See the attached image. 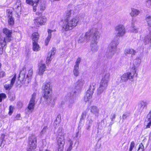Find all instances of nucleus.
<instances>
[{
	"instance_id": "25",
	"label": "nucleus",
	"mask_w": 151,
	"mask_h": 151,
	"mask_svg": "<svg viewBox=\"0 0 151 151\" xmlns=\"http://www.w3.org/2000/svg\"><path fill=\"white\" fill-rule=\"evenodd\" d=\"M40 21V22L41 23V25L44 24L47 21V18L45 16H42L40 17H38Z\"/></svg>"
},
{
	"instance_id": "16",
	"label": "nucleus",
	"mask_w": 151,
	"mask_h": 151,
	"mask_svg": "<svg viewBox=\"0 0 151 151\" xmlns=\"http://www.w3.org/2000/svg\"><path fill=\"white\" fill-rule=\"evenodd\" d=\"M136 53V52L134 49L132 48L126 49L124 51V53L126 55L131 54L132 55H134Z\"/></svg>"
},
{
	"instance_id": "29",
	"label": "nucleus",
	"mask_w": 151,
	"mask_h": 151,
	"mask_svg": "<svg viewBox=\"0 0 151 151\" xmlns=\"http://www.w3.org/2000/svg\"><path fill=\"white\" fill-rule=\"evenodd\" d=\"M45 67H40L39 69L38 74L40 75H42L45 71Z\"/></svg>"
},
{
	"instance_id": "34",
	"label": "nucleus",
	"mask_w": 151,
	"mask_h": 151,
	"mask_svg": "<svg viewBox=\"0 0 151 151\" xmlns=\"http://www.w3.org/2000/svg\"><path fill=\"white\" fill-rule=\"evenodd\" d=\"M26 2L27 4L31 6H33L35 3V1H34L32 0H26Z\"/></svg>"
},
{
	"instance_id": "35",
	"label": "nucleus",
	"mask_w": 151,
	"mask_h": 151,
	"mask_svg": "<svg viewBox=\"0 0 151 151\" xmlns=\"http://www.w3.org/2000/svg\"><path fill=\"white\" fill-rule=\"evenodd\" d=\"M12 86L10 84H6L5 85L4 87L5 89L6 90H9L11 89Z\"/></svg>"
},
{
	"instance_id": "45",
	"label": "nucleus",
	"mask_w": 151,
	"mask_h": 151,
	"mask_svg": "<svg viewBox=\"0 0 151 151\" xmlns=\"http://www.w3.org/2000/svg\"><path fill=\"white\" fill-rule=\"evenodd\" d=\"M81 59L80 58H78L77 59L76 61V66H78L79 64L81 62Z\"/></svg>"
},
{
	"instance_id": "7",
	"label": "nucleus",
	"mask_w": 151,
	"mask_h": 151,
	"mask_svg": "<svg viewBox=\"0 0 151 151\" xmlns=\"http://www.w3.org/2000/svg\"><path fill=\"white\" fill-rule=\"evenodd\" d=\"M146 20L148 25L150 26V32L148 35L145 37L144 42L145 44L151 42V16L147 15L146 17Z\"/></svg>"
},
{
	"instance_id": "39",
	"label": "nucleus",
	"mask_w": 151,
	"mask_h": 151,
	"mask_svg": "<svg viewBox=\"0 0 151 151\" xmlns=\"http://www.w3.org/2000/svg\"><path fill=\"white\" fill-rule=\"evenodd\" d=\"M135 143L134 142H132L130 145V148L129 149V151H132L133 148L134 147Z\"/></svg>"
},
{
	"instance_id": "6",
	"label": "nucleus",
	"mask_w": 151,
	"mask_h": 151,
	"mask_svg": "<svg viewBox=\"0 0 151 151\" xmlns=\"http://www.w3.org/2000/svg\"><path fill=\"white\" fill-rule=\"evenodd\" d=\"M97 29V28L96 27L91 28L85 34L81 35L78 39V43H81L86 42L87 41V37L90 36L91 35H92L93 36L95 32H93V30H95L96 31Z\"/></svg>"
},
{
	"instance_id": "9",
	"label": "nucleus",
	"mask_w": 151,
	"mask_h": 151,
	"mask_svg": "<svg viewBox=\"0 0 151 151\" xmlns=\"http://www.w3.org/2000/svg\"><path fill=\"white\" fill-rule=\"evenodd\" d=\"M64 133L63 132H59L58 134V150L62 151L63 148L64 144Z\"/></svg>"
},
{
	"instance_id": "58",
	"label": "nucleus",
	"mask_w": 151,
	"mask_h": 151,
	"mask_svg": "<svg viewBox=\"0 0 151 151\" xmlns=\"http://www.w3.org/2000/svg\"><path fill=\"white\" fill-rule=\"evenodd\" d=\"M1 63H0V66H1Z\"/></svg>"
},
{
	"instance_id": "33",
	"label": "nucleus",
	"mask_w": 151,
	"mask_h": 151,
	"mask_svg": "<svg viewBox=\"0 0 151 151\" xmlns=\"http://www.w3.org/2000/svg\"><path fill=\"white\" fill-rule=\"evenodd\" d=\"M78 67H75L73 72L74 75L76 76H78Z\"/></svg>"
},
{
	"instance_id": "32",
	"label": "nucleus",
	"mask_w": 151,
	"mask_h": 151,
	"mask_svg": "<svg viewBox=\"0 0 151 151\" xmlns=\"http://www.w3.org/2000/svg\"><path fill=\"white\" fill-rule=\"evenodd\" d=\"M131 31L134 33H136L138 31V29L134 25H132Z\"/></svg>"
},
{
	"instance_id": "2",
	"label": "nucleus",
	"mask_w": 151,
	"mask_h": 151,
	"mask_svg": "<svg viewBox=\"0 0 151 151\" xmlns=\"http://www.w3.org/2000/svg\"><path fill=\"white\" fill-rule=\"evenodd\" d=\"M110 74L109 73H106L102 76L99 86L97 90V93L99 95L101 94L106 89L110 80Z\"/></svg>"
},
{
	"instance_id": "21",
	"label": "nucleus",
	"mask_w": 151,
	"mask_h": 151,
	"mask_svg": "<svg viewBox=\"0 0 151 151\" xmlns=\"http://www.w3.org/2000/svg\"><path fill=\"white\" fill-rule=\"evenodd\" d=\"M84 83V82L83 81H79L76 83L75 86L77 89H80L82 87Z\"/></svg>"
},
{
	"instance_id": "53",
	"label": "nucleus",
	"mask_w": 151,
	"mask_h": 151,
	"mask_svg": "<svg viewBox=\"0 0 151 151\" xmlns=\"http://www.w3.org/2000/svg\"><path fill=\"white\" fill-rule=\"evenodd\" d=\"M127 117V114H124L122 116L123 119H125Z\"/></svg>"
},
{
	"instance_id": "30",
	"label": "nucleus",
	"mask_w": 151,
	"mask_h": 151,
	"mask_svg": "<svg viewBox=\"0 0 151 151\" xmlns=\"http://www.w3.org/2000/svg\"><path fill=\"white\" fill-rule=\"evenodd\" d=\"M35 96L36 94L35 93H34L32 94V97L30 101L29 104H34L35 105Z\"/></svg>"
},
{
	"instance_id": "18",
	"label": "nucleus",
	"mask_w": 151,
	"mask_h": 151,
	"mask_svg": "<svg viewBox=\"0 0 151 151\" xmlns=\"http://www.w3.org/2000/svg\"><path fill=\"white\" fill-rule=\"evenodd\" d=\"M37 42L33 41L32 42L33 50L35 51H37L40 50V48L39 45L37 43Z\"/></svg>"
},
{
	"instance_id": "31",
	"label": "nucleus",
	"mask_w": 151,
	"mask_h": 151,
	"mask_svg": "<svg viewBox=\"0 0 151 151\" xmlns=\"http://www.w3.org/2000/svg\"><path fill=\"white\" fill-rule=\"evenodd\" d=\"M35 105L34 104H29L28 108L29 110V112L31 113L33 110Z\"/></svg>"
},
{
	"instance_id": "63",
	"label": "nucleus",
	"mask_w": 151,
	"mask_h": 151,
	"mask_svg": "<svg viewBox=\"0 0 151 151\" xmlns=\"http://www.w3.org/2000/svg\"><path fill=\"white\" fill-rule=\"evenodd\" d=\"M4 145H3L2 147H4Z\"/></svg>"
},
{
	"instance_id": "11",
	"label": "nucleus",
	"mask_w": 151,
	"mask_h": 151,
	"mask_svg": "<svg viewBox=\"0 0 151 151\" xmlns=\"http://www.w3.org/2000/svg\"><path fill=\"white\" fill-rule=\"evenodd\" d=\"M94 89L95 88L93 86V87L91 86L89 89L87 91L84 98V100L85 101H88L91 99Z\"/></svg>"
},
{
	"instance_id": "15",
	"label": "nucleus",
	"mask_w": 151,
	"mask_h": 151,
	"mask_svg": "<svg viewBox=\"0 0 151 151\" xmlns=\"http://www.w3.org/2000/svg\"><path fill=\"white\" fill-rule=\"evenodd\" d=\"M140 11L137 9L132 8L130 14L132 17H136L140 13Z\"/></svg>"
},
{
	"instance_id": "24",
	"label": "nucleus",
	"mask_w": 151,
	"mask_h": 151,
	"mask_svg": "<svg viewBox=\"0 0 151 151\" xmlns=\"http://www.w3.org/2000/svg\"><path fill=\"white\" fill-rule=\"evenodd\" d=\"M147 103L143 101H141L138 104L139 107L142 109H143L147 106Z\"/></svg>"
},
{
	"instance_id": "19",
	"label": "nucleus",
	"mask_w": 151,
	"mask_h": 151,
	"mask_svg": "<svg viewBox=\"0 0 151 151\" xmlns=\"http://www.w3.org/2000/svg\"><path fill=\"white\" fill-rule=\"evenodd\" d=\"M6 45V44L4 42V40L0 41V54H2L3 52L4 48Z\"/></svg>"
},
{
	"instance_id": "8",
	"label": "nucleus",
	"mask_w": 151,
	"mask_h": 151,
	"mask_svg": "<svg viewBox=\"0 0 151 151\" xmlns=\"http://www.w3.org/2000/svg\"><path fill=\"white\" fill-rule=\"evenodd\" d=\"M117 45V41L116 40H113L110 43L108 47L109 50L106 53L108 57H111L114 55Z\"/></svg>"
},
{
	"instance_id": "14",
	"label": "nucleus",
	"mask_w": 151,
	"mask_h": 151,
	"mask_svg": "<svg viewBox=\"0 0 151 151\" xmlns=\"http://www.w3.org/2000/svg\"><path fill=\"white\" fill-rule=\"evenodd\" d=\"M8 15V23L9 25H13L14 24V19L12 16V12H9Z\"/></svg>"
},
{
	"instance_id": "62",
	"label": "nucleus",
	"mask_w": 151,
	"mask_h": 151,
	"mask_svg": "<svg viewBox=\"0 0 151 151\" xmlns=\"http://www.w3.org/2000/svg\"><path fill=\"white\" fill-rule=\"evenodd\" d=\"M42 66H44V65H43Z\"/></svg>"
},
{
	"instance_id": "26",
	"label": "nucleus",
	"mask_w": 151,
	"mask_h": 151,
	"mask_svg": "<svg viewBox=\"0 0 151 151\" xmlns=\"http://www.w3.org/2000/svg\"><path fill=\"white\" fill-rule=\"evenodd\" d=\"M50 53L49 52L48 56L47 58L46 63L47 64H48L49 63L50 61H51L52 59L54 57V55H51Z\"/></svg>"
},
{
	"instance_id": "23",
	"label": "nucleus",
	"mask_w": 151,
	"mask_h": 151,
	"mask_svg": "<svg viewBox=\"0 0 151 151\" xmlns=\"http://www.w3.org/2000/svg\"><path fill=\"white\" fill-rule=\"evenodd\" d=\"M45 9V4H41L39 7L38 9V12L36 13V14H38L39 12L40 13H42Z\"/></svg>"
},
{
	"instance_id": "1",
	"label": "nucleus",
	"mask_w": 151,
	"mask_h": 151,
	"mask_svg": "<svg viewBox=\"0 0 151 151\" xmlns=\"http://www.w3.org/2000/svg\"><path fill=\"white\" fill-rule=\"evenodd\" d=\"M79 20V17H76L70 20L67 17L64 21L63 29L65 31L72 30L76 26Z\"/></svg>"
},
{
	"instance_id": "55",
	"label": "nucleus",
	"mask_w": 151,
	"mask_h": 151,
	"mask_svg": "<svg viewBox=\"0 0 151 151\" xmlns=\"http://www.w3.org/2000/svg\"><path fill=\"white\" fill-rule=\"evenodd\" d=\"M115 116V115L114 114H113V119L114 118Z\"/></svg>"
},
{
	"instance_id": "12",
	"label": "nucleus",
	"mask_w": 151,
	"mask_h": 151,
	"mask_svg": "<svg viewBox=\"0 0 151 151\" xmlns=\"http://www.w3.org/2000/svg\"><path fill=\"white\" fill-rule=\"evenodd\" d=\"M29 140L31 142V144L28 149V151H34L36 147L37 139L35 136H32L29 138Z\"/></svg>"
},
{
	"instance_id": "47",
	"label": "nucleus",
	"mask_w": 151,
	"mask_h": 151,
	"mask_svg": "<svg viewBox=\"0 0 151 151\" xmlns=\"http://www.w3.org/2000/svg\"><path fill=\"white\" fill-rule=\"evenodd\" d=\"M147 118L149 122H151V111L149 112L147 115Z\"/></svg>"
},
{
	"instance_id": "41",
	"label": "nucleus",
	"mask_w": 151,
	"mask_h": 151,
	"mask_svg": "<svg viewBox=\"0 0 151 151\" xmlns=\"http://www.w3.org/2000/svg\"><path fill=\"white\" fill-rule=\"evenodd\" d=\"M14 109V107H12V106H10L9 108V114L10 115H11L13 112Z\"/></svg>"
},
{
	"instance_id": "42",
	"label": "nucleus",
	"mask_w": 151,
	"mask_h": 151,
	"mask_svg": "<svg viewBox=\"0 0 151 151\" xmlns=\"http://www.w3.org/2000/svg\"><path fill=\"white\" fill-rule=\"evenodd\" d=\"M16 78V75L15 74L13 78H12V80H11L10 84L13 86L14 84V83L15 79Z\"/></svg>"
},
{
	"instance_id": "22",
	"label": "nucleus",
	"mask_w": 151,
	"mask_h": 151,
	"mask_svg": "<svg viewBox=\"0 0 151 151\" xmlns=\"http://www.w3.org/2000/svg\"><path fill=\"white\" fill-rule=\"evenodd\" d=\"M3 32L6 35L7 37H11L12 34L11 31L9 30L7 28H5L3 29Z\"/></svg>"
},
{
	"instance_id": "40",
	"label": "nucleus",
	"mask_w": 151,
	"mask_h": 151,
	"mask_svg": "<svg viewBox=\"0 0 151 151\" xmlns=\"http://www.w3.org/2000/svg\"><path fill=\"white\" fill-rule=\"evenodd\" d=\"M35 2L36 3V5L33 7V10L34 12H35L37 10L36 7L37 5V4L39 2V0H35Z\"/></svg>"
},
{
	"instance_id": "38",
	"label": "nucleus",
	"mask_w": 151,
	"mask_h": 151,
	"mask_svg": "<svg viewBox=\"0 0 151 151\" xmlns=\"http://www.w3.org/2000/svg\"><path fill=\"white\" fill-rule=\"evenodd\" d=\"M6 94L4 93L0 94V102H1L2 99L6 98Z\"/></svg>"
},
{
	"instance_id": "20",
	"label": "nucleus",
	"mask_w": 151,
	"mask_h": 151,
	"mask_svg": "<svg viewBox=\"0 0 151 151\" xmlns=\"http://www.w3.org/2000/svg\"><path fill=\"white\" fill-rule=\"evenodd\" d=\"M40 36L38 33L37 32L33 33L32 35V42L33 41L37 42Z\"/></svg>"
},
{
	"instance_id": "17",
	"label": "nucleus",
	"mask_w": 151,
	"mask_h": 151,
	"mask_svg": "<svg viewBox=\"0 0 151 151\" xmlns=\"http://www.w3.org/2000/svg\"><path fill=\"white\" fill-rule=\"evenodd\" d=\"M89 110L92 113L95 115H96L98 113L99 110L96 106H91L89 108Z\"/></svg>"
},
{
	"instance_id": "52",
	"label": "nucleus",
	"mask_w": 151,
	"mask_h": 151,
	"mask_svg": "<svg viewBox=\"0 0 151 151\" xmlns=\"http://www.w3.org/2000/svg\"><path fill=\"white\" fill-rule=\"evenodd\" d=\"M151 125V122H149L148 123L147 125L146 126V128H149L150 125Z\"/></svg>"
},
{
	"instance_id": "51",
	"label": "nucleus",
	"mask_w": 151,
	"mask_h": 151,
	"mask_svg": "<svg viewBox=\"0 0 151 151\" xmlns=\"http://www.w3.org/2000/svg\"><path fill=\"white\" fill-rule=\"evenodd\" d=\"M32 74V70H30L28 72V75L27 76L28 77L31 76Z\"/></svg>"
},
{
	"instance_id": "13",
	"label": "nucleus",
	"mask_w": 151,
	"mask_h": 151,
	"mask_svg": "<svg viewBox=\"0 0 151 151\" xmlns=\"http://www.w3.org/2000/svg\"><path fill=\"white\" fill-rule=\"evenodd\" d=\"M55 31V30H51L50 29H48L47 30V32L48 33V36L46 38L45 41V45H47L51 38L52 35L51 33Z\"/></svg>"
},
{
	"instance_id": "61",
	"label": "nucleus",
	"mask_w": 151,
	"mask_h": 151,
	"mask_svg": "<svg viewBox=\"0 0 151 151\" xmlns=\"http://www.w3.org/2000/svg\"><path fill=\"white\" fill-rule=\"evenodd\" d=\"M150 5H151V3H150Z\"/></svg>"
},
{
	"instance_id": "57",
	"label": "nucleus",
	"mask_w": 151,
	"mask_h": 151,
	"mask_svg": "<svg viewBox=\"0 0 151 151\" xmlns=\"http://www.w3.org/2000/svg\"><path fill=\"white\" fill-rule=\"evenodd\" d=\"M55 1H60V0H55Z\"/></svg>"
},
{
	"instance_id": "56",
	"label": "nucleus",
	"mask_w": 151,
	"mask_h": 151,
	"mask_svg": "<svg viewBox=\"0 0 151 151\" xmlns=\"http://www.w3.org/2000/svg\"><path fill=\"white\" fill-rule=\"evenodd\" d=\"M45 151H50V150H45Z\"/></svg>"
},
{
	"instance_id": "46",
	"label": "nucleus",
	"mask_w": 151,
	"mask_h": 151,
	"mask_svg": "<svg viewBox=\"0 0 151 151\" xmlns=\"http://www.w3.org/2000/svg\"><path fill=\"white\" fill-rule=\"evenodd\" d=\"M5 137V134H1V139L2 140L1 143V144L0 146H2V143L4 140Z\"/></svg>"
},
{
	"instance_id": "3",
	"label": "nucleus",
	"mask_w": 151,
	"mask_h": 151,
	"mask_svg": "<svg viewBox=\"0 0 151 151\" xmlns=\"http://www.w3.org/2000/svg\"><path fill=\"white\" fill-rule=\"evenodd\" d=\"M93 32H95L93 36L91 42V50L93 52L97 51L98 49L97 40L100 37V33L98 29L96 31L94 30Z\"/></svg>"
},
{
	"instance_id": "48",
	"label": "nucleus",
	"mask_w": 151,
	"mask_h": 151,
	"mask_svg": "<svg viewBox=\"0 0 151 151\" xmlns=\"http://www.w3.org/2000/svg\"><path fill=\"white\" fill-rule=\"evenodd\" d=\"M68 141L70 144L69 148L70 150L72 148V147L73 144V141L71 140L70 139H69Z\"/></svg>"
},
{
	"instance_id": "50",
	"label": "nucleus",
	"mask_w": 151,
	"mask_h": 151,
	"mask_svg": "<svg viewBox=\"0 0 151 151\" xmlns=\"http://www.w3.org/2000/svg\"><path fill=\"white\" fill-rule=\"evenodd\" d=\"M5 75V73L3 71H1L0 72V77H3Z\"/></svg>"
},
{
	"instance_id": "44",
	"label": "nucleus",
	"mask_w": 151,
	"mask_h": 151,
	"mask_svg": "<svg viewBox=\"0 0 151 151\" xmlns=\"http://www.w3.org/2000/svg\"><path fill=\"white\" fill-rule=\"evenodd\" d=\"M56 51V49L55 48H53L51 51L49 52L51 54V55L54 56Z\"/></svg>"
},
{
	"instance_id": "27",
	"label": "nucleus",
	"mask_w": 151,
	"mask_h": 151,
	"mask_svg": "<svg viewBox=\"0 0 151 151\" xmlns=\"http://www.w3.org/2000/svg\"><path fill=\"white\" fill-rule=\"evenodd\" d=\"M4 40V42L6 44V42H9L11 40V37H7L3 38L1 37L0 38V41L1 40Z\"/></svg>"
},
{
	"instance_id": "28",
	"label": "nucleus",
	"mask_w": 151,
	"mask_h": 151,
	"mask_svg": "<svg viewBox=\"0 0 151 151\" xmlns=\"http://www.w3.org/2000/svg\"><path fill=\"white\" fill-rule=\"evenodd\" d=\"M38 17L34 20V23L35 25L37 26H39L40 25H42Z\"/></svg>"
},
{
	"instance_id": "4",
	"label": "nucleus",
	"mask_w": 151,
	"mask_h": 151,
	"mask_svg": "<svg viewBox=\"0 0 151 151\" xmlns=\"http://www.w3.org/2000/svg\"><path fill=\"white\" fill-rule=\"evenodd\" d=\"M136 69L135 67H132L130 69V72H128L123 74L121 77V81L125 82L128 79L133 78V77L136 74Z\"/></svg>"
},
{
	"instance_id": "60",
	"label": "nucleus",
	"mask_w": 151,
	"mask_h": 151,
	"mask_svg": "<svg viewBox=\"0 0 151 151\" xmlns=\"http://www.w3.org/2000/svg\"><path fill=\"white\" fill-rule=\"evenodd\" d=\"M71 106H69V107H71Z\"/></svg>"
},
{
	"instance_id": "54",
	"label": "nucleus",
	"mask_w": 151,
	"mask_h": 151,
	"mask_svg": "<svg viewBox=\"0 0 151 151\" xmlns=\"http://www.w3.org/2000/svg\"><path fill=\"white\" fill-rule=\"evenodd\" d=\"M20 117V114H18L16 116V117L17 118H19Z\"/></svg>"
},
{
	"instance_id": "49",
	"label": "nucleus",
	"mask_w": 151,
	"mask_h": 151,
	"mask_svg": "<svg viewBox=\"0 0 151 151\" xmlns=\"http://www.w3.org/2000/svg\"><path fill=\"white\" fill-rule=\"evenodd\" d=\"M46 128H47L46 127H44L43 128V129L42 130V131H41V133H40V134L41 135H42L44 133H45L46 132Z\"/></svg>"
},
{
	"instance_id": "37",
	"label": "nucleus",
	"mask_w": 151,
	"mask_h": 151,
	"mask_svg": "<svg viewBox=\"0 0 151 151\" xmlns=\"http://www.w3.org/2000/svg\"><path fill=\"white\" fill-rule=\"evenodd\" d=\"M21 7L20 4H18L17 6V7L16 8V11L17 13L21 12Z\"/></svg>"
},
{
	"instance_id": "43",
	"label": "nucleus",
	"mask_w": 151,
	"mask_h": 151,
	"mask_svg": "<svg viewBox=\"0 0 151 151\" xmlns=\"http://www.w3.org/2000/svg\"><path fill=\"white\" fill-rule=\"evenodd\" d=\"M71 13V10H68L66 12V16L67 17H70Z\"/></svg>"
},
{
	"instance_id": "5",
	"label": "nucleus",
	"mask_w": 151,
	"mask_h": 151,
	"mask_svg": "<svg viewBox=\"0 0 151 151\" xmlns=\"http://www.w3.org/2000/svg\"><path fill=\"white\" fill-rule=\"evenodd\" d=\"M42 89L44 93L43 97L46 100H50L52 91L50 83H45L43 86Z\"/></svg>"
},
{
	"instance_id": "59",
	"label": "nucleus",
	"mask_w": 151,
	"mask_h": 151,
	"mask_svg": "<svg viewBox=\"0 0 151 151\" xmlns=\"http://www.w3.org/2000/svg\"><path fill=\"white\" fill-rule=\"evenodd\" d=\"M90 122L91 123L92 122V120H91Z\"/></svg>"
},
{
	"instance_id": "10",
	"label": "nucleus",
	"mask_w": 151,
	"mask_h": 151,
	"mask_svg": "<svg viewBox=\"0 0 151 151\" xmlns=\"http://www.w3.org/2000/svg\"><path fill=\"white\" fill-rule=\"evenodd\" d=\"M115 30L116 32L117 36L122 37L124 36L126 33L124 27L122 24H119L117 26L115 27Z\"/></svg>"
},
{
	"instance_id": "36",
	"label": "nucleus",
	"mask_w": 151,
	"mask_h": 151,
	"mask_svg": "<svg viewBox=\"0 0 151 151\" xmlns=\"http://www.w3.org/2000/svg\"><path fill=\"white\" fill-rule=\"evenodd\" d=\"M144 147L142 143H141L139 145L137 151H144Z\"/></svg>"
}]
</instances>
